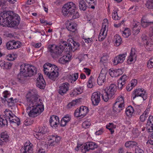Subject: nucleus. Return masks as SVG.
Here are the masks:
<instances>
[{
  "instance_id": "nucleus-59",
  "label": "nucleus",
  "mask_w": 153,
  "mask_h": 153,
  "mask_svg": "<svg viewBox=\"0 0 153 153\" xmlns=\"http://www.w3.org/2000/svg\"><path fill=\"white\" fill-rule=\"evenodd\" d=\"M63 120L65 121L67 123L69 122L71 119V117L68 115H67L62 118Z\"/></svg>"
},
{
  "instance_id": "nucleus-46",
  "label": "nucleus",
  "mask_w": 153,
  "mask_h": 153,
  "mask_svg": "<svg viewBox=\"0 0 153 153\" xmlns=\"http://www.w3.org/2000/svg\"><path fill=\"white\" fill-rule=\"evenodd\" d=\"M72 16V19H75L79 17V13L76 10V9L74 10V11L70 15V16Z\"/></svg>"
},
{
  "instance_id": "nucleus-15",
  "label": "nucleus",
  "mask_w": 153,
  "mask_h": 153,
  "mask_svg": "<svg viewBox=\"0 0 153 153\" xmlns=\"http://www.w3.org/2000/svg\"><path fill=\"white\" fill-rule=\"evenodd\" d=\"M100 93L98 92H95L92 94L91 100L94 105H98L100 100Z\"/></svg>"
},
{
  "instance_id": "nucleus-60",
  "label": "nucleus",
  "mask_w": 153,
  "mask_h": 153,
  "mask_svg": "<svg viewBox=\"0 0 153 153\" xmlns=\"http://www.w3.org/2000/svg\"><path fill=\"white\" fill-rule=\"evenodd\" d=\"M102 25V27H103V26H104L105 28L107 27L108 28V20L106 19H105L103 20Z\"/></svg>"
},
{
  "instance_id": "nucleus-37",
  "label": "nucleus",
  "mask_w": 153,
  "mask_h": 153,
  "mask_svg": "<svg viewBox=\"0 0 153 153\" xmlns=\"http://www.w3.org/2000/svg\"><path fill=\"white\" fill-rule=\"evenodd\" d=\"M78 77V73H76L72 74L69 75L68 78L70 80L71 83L76 81Z\"/></svg>"
},
{
  "instance_id": "nucleus-31",
  "label": "nucleus",
  "mask_w": 153,
  "mask_h": 153,
  "mask_svg": "<svg viewBox=\"0 0 153 153\" xmlns=\"http://www.w3.org/2000/svg\"><path fill=\"white\" fill-rule=\"evenodd\" d=\"M71 40L72 41V42H71L72 44L68 43V47L69 46V48H70L71 47V50L74 51L79 47V45L78 42L74 41L73 39H71Z\"/></svg>"
},
{
  "instance_id": "nucleus-3",
  "label": "nucleus",
  "mask_w": 153,
  "mask_h": 153,
  "mask_svg": "<svg viewBox=\"0 0 153 153\" xmlns=\"http://www.w3.org/2000/svg\"><path fill=\"white\" fill-rule=\"evenodd\" d=\"M20 68V72L18 75L17 77L21 82L25 80L26 77L33 75L36 73L37 71L35 67L25 64L22 65Z\"/></svg>"
},
{
  "instance_id": "nucleus-14",
  "label": "nucleus",
  "mask_w": 153,
  "mask_h": 153,
  "mask_svg": "<svg viewBox=\"0 0 153 153\" xmlns=\"http://www.w3.org/2000/svg\"><path fill=\"white\" fill-rule=\"evenodd\" d=\"M33 145L30 142L25 143L20 150L21 153H33Z\"/></svg>"
},
{
  "instance_id": "nucleus-32",
  "label": "nucleus",
  "mask_w": 153,
  "mask_h": 153,
  "mask_svg": "<svg viewBox=\"0 0 153 153\" xmlns=\"http://www.w3.org/2000/svg\"><path fill=\"white\" fill-rule=\"evenodd\" d=\"M79 148L81 149V152L83 153H85L87 151H88L87 146H86V143L83 145L78 144L76 147L75 148V150L78 151Z\"/></svg>"
},
{
  "instance_id": "nucleus-22",
  "label": "nucleus",
  "mask_w": 153,
  "mask_h": 153,
  "mask_svg": "<svg viewBox=\"0 0 153 153\" xmlns=\"http://www.w3.org/2000/svg\"><path fill=\"white\" fill-rule=\"evenodd\" d=\"M53 65L48 63H46L43 66L44 72V74L47 76L51 72V71L53 70L52 69H53L52 65Z\"/></svg>"
},
{
  "instance_id": "nucleus-23",
  "label": "nucleus",
  "mask_w": 153,
  "mask_h": 153,
  "mask_svg": "<svg viewBox=\"0 0 153 153\" xmlns=\"http://www.w3.org/2000/svg\"><path fill=\"white\" fill-rule=\"evenodd\" d=\"M137 56L136 54L135 50L134 48H131L130 56L127 60L128 64H131L132 62H134L136 61Z\"/></svg>"
},
{
  "instance_id": "nucleus-6",
  "label": "nucleus",
  "mask_w": 153,
  "mask_h": 153,
  "mask_svg": "<svg viewBox=\"0 0 153 153\" xmlns=\"http://www.w3.org/2000/svg\"><path fill=\"white\" fill-rule=\"evenodd\" d=\"M133 99L134 100L136 97H140L142 100H146L147 98V94L143 88H138L134 90L132 93Z\"/></svg>"
},
{
  "instance_id": "nucleus-35",
  "label": "nucleus",
  "mask_w": 153,
  "mask_h": 153,
  "mask_svg": "<svg viewBox=\"0 0 153 153\" xmlns=\"http://www.w3.org/2000/svg\"><path fill=\"white\" fill-rule=\"evenodd\" d=\"M124 108V107L114 104L113 107V111L114 113L117 114L120 112Z\"/></svg>"
},
{
  "instance_id": "nucleus-1",
  "label": "nucleus",
  "mask_w": 153,
  "mask_h": 153,
  "mask_svg": "<svg viewBox=\"0 0 153 153\" xmlns=\"http://www.w3.org/2000/svg\"><path fill=\"white\" fill-rule=\"evenodd\" d=\"M27 112L30 117H34L39 115L44 110L42 100L39 99L35 90L28 92L26 96Z\"/></svg>"
},
{
  "instance_id": "nucleus-45",
  "label": "nucleus",
  "mask_w": 153,
  "mask_h": 153,
  "mask_svg": "<svg viewBox=\"0 0 153 153\" xmlns=\"http://www.w3.org/2000/svg\"><path fill=\"white\" fill-rule=\"evenodd\" d=\"M146 7L149 9H153V0H148L146 4Z\"/></svg>"
},
{
  "instance_id": "nucleus-33",
  "label": "nucleus",
  "mask_w": 153,
  "mask_h": 153,
  "mask_svg": "<svg viewBox=\"0 0 153 153\" xmlns=\"http://www.w3.org/2000/svg\"><path fill=\"white\" fill-rule=\"evenodd\" d=\"M124 100L122 96H119L117 98L114 104L124 107Z\"/></svg>"
},
{
  "instance_id": "nucleus-49",
  "label": "nucleus",
  "mask_w": 153,
  "mask_h": 153,
  "mask_svg": "<svg viewBox=\"0 0 153 153\" xmlns=\"http://www.w3.org/2000/svg\"><path fill=\"white\" fill-rule=\"evenodd\" d=\"M4 112L5 116L8 117V119L9 118V117L13 114V113L11 111L7 109H6Z\"/></svg>"
},
{
  "instance_id": "nucleus-25",
  "label": "nucleus",
  "mask_w": 153,
  "mask_h": 153,
  "mask_svg": "<svg viewBox=\"0 0 153 153\" xmlns=\"http://www.w3.org/2000/svg\"><path fill=\"white\" fill-rule=\"evenodd\" d=\"M71 56L69 54L64 55L59 60V62L62 64H65L70 60Z\"/></svg>"
},
{
  "instance_id": "nucleus-38",
  "label": "nucleus",
  "mask_w": 153,
  "mask_h": 153,
  "mask_svg": "<svg viewBox=\"0 0 153 153\" xmlns=\"http://www.w3.org/2000/svg\"><path fill=\"white\" fill-rule=\"evenodd\" d=\"M0 137V140L2 142H6L8 140L9 136L6 132L1 133Z\"/></svg>"
},
{
  "instance_id": "nucleus-39",
  "label": "nucleus",
  "mask_w": 153,
  "mask_h": 153,
  "mask_svg": "<svg viewBox=\"0 0 153 153\" xmlns=\"http://www.w3.org/2000/svg\"><path fill=\"white\" fill-rule=\"evenodd\" d=\"M7 119L5 117H0V127H3L7 125L8 122Z\"/></svg>"
},
{
  "instance_id": "nucleus-4",
  "label": "nucleus",
  "mask_w": 153,
  "mask_h": 153,
  "mask_svg": "<svg viewBox=\"0 0 153 153\" xmlns=\"http://www.w3.org/2000/svg\"><path fill=\"white\" fill-rule=\"evenodd\" d=\"M60 45H50L48 47V51L50 52L52 57L55 59L62 55L65 48L67 46L68 43L62 41Z\"/></svg>"
},
{
  "instance_id": "nucleus-16",
  "label": "nucleus",
  "mask_w": 153,
  "mask_h": 153,
  "mask_svg": "<svg viewBox=\"0 0 153 153\" xmlns=\"http://www.w3.org/2000/svg\"><path fill=\"white\" fill-rule=\"evenodd\" d=\"M49 122L52 128H56L59 123V117L57 116H52L50 119Z\"/></svg>"
},
{
  "instance_id": "nucleus-9",
  "label": "nucleus",
  "mask_w": 153,
  "mask_h": 153,
  "mask_svg": "<svg viewBox=\"0 0 153 153\" xmlns=\"http://www.w3.org/2000/svg\"><path fill=\"white\" fill-rule=\"evenodd\" d=\"M153 15L150 14L143 16L141 21V25L143 27H148L150 24H153Z\"/></svg>"
},
{
  "instance_id": "nucleus-8",
  "label": "nucleus",
  "mask_w": 153,
  "mask_h": 153,
  "mask_svg": "<svg viewBox=\"0 0 153 153\" xmlns=\"http://www.w3.org/2000/svg\"><path fill=\"white\" fill-rule=\"evenodd\" d=\"M88 111V108L82 106L79 108H77L74 112V116L76 117L82 118L85 116Z\"/></svg>"
},
{
  "instance_id": "nucleus-51",
  "label": "nucleus",
  "mask_w": 153,
  "mask_h": 153,
  "mask_svg": "<svg viewBox=\"0 0 153 153\" xmlns=\"http://www.w3.org/2000/svg\"><path fill=\"white\" fill-rule=\"evenodd\" d=\"M91 125V123L88 121H85L83 122L82 124V127L86 128H89Z\"/></svg>"
},
{
  "instance_id": "nucleus-50",
  "label": "nucleus",
  "mask_w": 153,
  "mask_h": 153,
  "mask_svg": "<svg viewBox=\"0 0 153 153\" xmlns=\"http://www.w3.org/2000/svg\"><path fill=\"white\" fill-rule=\"evenodd\" d=\"M105 94H103L102 96V99L105 102L108 101V99L111 98L112 97H110L108 94H106V91H105Z\"/></svg>"
},
{
  "instance_id": "nucleus-12",
  "label": "nucleus",
  "mask_w": 153,
  "mask_h": 153,
  "mask_svg": "<svg viewBox=\"0 0 153 153\" xmlns=\"http://www.w3.org/2000/svg\"><path fill=\"white\" fill-rule=\"evenodd\" d=\"M107 73V70L106 69H102L97 80V82L99 85H102L104 82Z\"/></svg>"
},
{
  "instance_id": "nucleus-56",
  "label": "nucleus",
  "mask_w": 153,
  "mask_h": 153,
  "mask_svg": "<svg viewBox=\"0 0 153 153\" xmlns=\"http://www.w3.org/2000/svg\"><path fill=\"white\" fill-rule=\"evenodd\" d=\"M147 125H152L153 124V117L152 116H150L149 117L148 120L147 121Z\"/></svg>"
},
{
  "instance_id": "nucleus-26",
  "label": "nucleus",
  "mask_w": 153,
  "mask_h": 153,
  "mask_svg": "<svg viewBox=\"0 0 153 153\" xmlns=\"http://www.w3.org/2000/svg\"><path fill=\"white\" fill-rule=\"evenodd\" d=\"M113 41L114 45L116 46H119L122 43L121 38L118 34H116L114 36Z\"/></svg>"
},
{
  "instance_id": "nucleus-47",
  "label": "nucleus",
  "mask_w": 153,
  "mask_h": 153,
  "mask_svg": "<svg viewBox=\"0 0 153 153\" xmlns=\"http://www.w3.org/2000/svg\"><path fill=\"white\" fill-rule=\"evenodd\" d=\"M108 30V28H105V26H103V27H102V28L100 30V34L102 35H104L106 36Z\"/></svg>"
},
{
  "instance_id": "nucleus-43",
  "label": "nucleus",
  "mask_w": 153,
  "mask_h": 153,
  "mask_svg": "<svg viewBox=\"0 0 153 153\" xmlns=\"http://www.w3.org/2000/svg\"><path fill=\"white\" fill-rule=\"evenodd\" d=\"M108 56L107 55H103L101 58L100 63L101 64L107 63L108 61Z\"/></svg>"
},
{
  "instance_id": "nucleus-64",
  "label": "nucleus",
  "mask_w": 153,
  "mask_h": 153,
  "mask_svg": "<svg viewBox=\"0 0 153 153\" xmlns=\"http://www.w3.org/2000/svg\"><path fill=\"white\" fill-rule=\"evenodd\" d=\"M135 153H143V150L137 147L135 149Z\"/></svg>"
},
{
  "instance_id": "nucleus-29",
  "label": "nucleus",
  "mask_w": 153,
  "mask_h": 153,
  "mask_svg": "<svg viewBox=\"0 0 153 153\" xmlns=\"http://www.w3.org/2000/svg\"><path fill=\"white\" fill-rule=\"evenodd\" d=\"M79 7L81 10H85L87 7V4L84 0H78Z\"/></svg>"
},
{
  "instance_id": "nucleus-57",
  "label": "nucleus",
  "mask_w": 153,
  "mask_h": 153,
  "mask_svg": "<svg viewBox=\"0 0 153 153\" xmlns=\"http://www.w3.org/2000/svg\"><path fill=\"white\" fill-rule=\"evenodd\" d=\"M149 30V36L152 39H153V25L150 27Z\"/></svg>"
},
{
  "instance_id": "nucleus-11",
  "label": "nucleus",
  "mask_w": 153,
  "mask_h": 153,
  "mask_svg": "<svg viewBox=\"0 0 153 153\" xmlns=\"http://www.w3.org/2000/svg\"><path fill=\"white\" fill-rule=\"evenodd\" d=\"M53 69L48 76V77L50 79L55 81L59 75V69L55 65H52Z\"/></svg>"
},
{
  "instance_id": "nucleus-36",
  "label": "nucleus",
  "mask_w": 153,
  "mask_h": 153,
  "mask_svg": "<svg viewBox=\"0 0 153 153\" xmlns=\"http://www.w3.org/2000/svg\"><path fill=\"white\" fill-rule=\"evenodd\" d=\"M86 146H87L88 151L90 150H94L97 147V145L96 144L92 142L87 143Z\"/></svg>"
},
{
  "instance_id": "nucleus-41",
  "label": "nucleus",
  "mask_w": 153,
  "mask_h": 153,
  "mask_svg": "<svg viewBox=\"0 0 153 153\" xmlns=\"http://www.w3.org/2000/svg\"><path fill=\"white\" fill-rule=\"evenodd\" d=\"M116 126L114 125L112 123H109L108 125H106V127L108 129L112 134L114 132V129L115 128Z\"/></svg>"
},
{
  "instance_id": "nucleus-5",
  "label": "nucleus",
  "mask_w": 153,
  "mask_h": 153,
  "mask_svg": "<svg viewBox=\"0 0 153 153\" xmlns=\"http://www.w3.org/2000/svg\"><path fill=\"white\" fill-rule=\"evenodd\" d=\"M76 8V5L73 2H70L64 5L62 8V12L65 16H70L71 13L74 12V10Z\"/></svg>"
},
{
  "instance_id": "nucleus-20",
  "label": "nucleus",
  "mask_w": 153,
  "mask_h": 153,
  "mask_svg": "<svg viewBox=\"0 0 153 153\" xmlns=\"http://www.w3.org/2000/svg\"><path fill=\"white\" fill-rule=\"evenodd\" d=\"M117 90V87L115 84H112L109 86L106 91V94H108L110 97H113Z\"/></svg>"
},
{
  "instance_id": "nucleus-63",
  "label": "nucleus",
  "mask_w": 153,
  "mask_h": 153,
  "mask_svg": "<svg viewBox=\"0 0 153 153\" xmlns=\"http://www.w3.org/2000/svg\"><path fill=\"white\" fill-rule=\"evenodd\" d=\"M147 128L149 130L150 132H152V131L153 130V124H152V125H150V124L149 125L146 124Z\"/></svg>"
},
{
  "instance_id": "nucleus-7",
  "label": "nucleus",
  "mask_w": 153,
  "mask_h": 153,
  "mask_svg": "<svg viewBox=\"0 0 153 153\" xmlns=\"http://www.w3.org/2000/svg\"><path fill=\"white\" fill-rule=\"evenodd\" d=\"M47 128L45 126L36 127L34 129L35 133H34L35 137L39 140L42 139V135L47 133L48 131Z\"/></svg>"
},
{
  "instance_id": "nucleus-54",
  "label": "nucleus",
  "mask_w": 153,
  "mask_h": 153,
  "mask_svg": "<svg viewBox=\"0 0 153 153\" xmlns=\"http://www.w3.org/2000/svg\"><path fill=\"white\" fill-rule=\"evenodd\" d=\"M3 95L4 98L7 99L10 97V93L8 91H5L3 92Z\"/></svg>"
},
{
  "instance_id": "nucleus-17",
  "label": "nucleus",
  "mask_w": 153,
  "mask_h": 153,
  "mask_svg": "<svg viewBox=\"0 0 153 153\" xmlns=\"http://www.w3.org/2000/svg\"><path fill=\"white\" fill-rule=\"evenodd\" d=\"M37 153H45L48 148V146L45 142L39 141L37 144Z\"/></svg>"
},
{
  "instance_id": "nucleus-2",
  "label": "nucleus",
  "mask_w": 153,
  "mask_h": 153,
  "mask_svg": "<svg viewBox=\"0 0 153 153\" xmlns=\"http://www.w3.org/2000/svg\"><path fill=\"white\" fill-rule=\"evenodd\" d=\"M9 11H3L0 14V25L3 26L14 27L19 23L20 18L17 14L12 16Z\"/></svg>"
},
{
  "instance_id": "nucleus-52",
  "label": "nucleus",
  "mask_w": 153,
  "mask_h": 153,
  "mask_svg": "<svg viewBox=\"0 0 153 153\" xmlns=\"http://www.w3.org/2000/svg\"><path fill=\"white\" fill-rule=\"evenodd\" d=\"M147 65L150 68L153 67V57L148 61Z\"/></svg>"
},
{
  "instance_id": "nucleus-13",
  "label": "nucleus",
  "mask_w": 153,
  "mask_h": 153,
  "mask_svg": "<svg viewBox=\"0 0 153 153\" xmlns=\"http://www.w3.org/2000/svg\"><path fill=\"white\" fill-rule=\"evenodd\" d=\"M128 79L127 76L125 75H123L120 78L118 81V88L119 89L121 90L125 87Z\"/></svg>"
},
{
  "instance_id": "nucleus-19",
  "label": "nucleus",
  "mask_w": 153,
  "mask_h": 153,
  "mask_svg": "<svg viewBox=\"0 0 153 153\" xmlns=\"http://www.w3.org/2000/svg\"><path fill=\"white\" fill-rule=\"evenodd\" d=\"M36 85L41 89H44L45 86V82L42 75L40 74L37 79Z\"/></svg>"
},
{
  "instance_id": "nucleus-18",
  "label": "nucleus",
  "mask_w": 153,
  "mask_h": 153,
  "mask_svg": "<svg viewBox=\"0 0 153 153\" xmlns=\"http://www.w3.org/2000/svg\"><path fill=\"white\" fill-rule=\"evenodd\" d=\"M69 84L64 83L59 86L58 89V93L61 95L65 94L69 90Z\"/></svg>"
},
{
  "instance_id": "nucleus-34",
  "label": "nucleus",
  "mask_w": 153,
  "mask_h": 153,
  "mask_svg": "<svg viewBox=\"0 0 153 153\" xmlns=\"http://www.w3.org/2000/svg\"><path fill=\"white\" fill-rule=\"evenodd\" d=\"M48 139L49 140H54L57 144L59 143L61 140L60 137L57 135L49 136Z\"/></svg>"
},
{
  "instance_id": "nucleus-42",
  "label": "nucleus",
  "mask_w": 153,
  "mask_h": 153,
  "mask_svg": "<svg viewBox=\"0 0 153 153\" xmlns=\"http://www.w3.org/2000/svg\"><path fill=\"white\" fill-rule=\"evenodd\" d=\"M133 112V108L131 106H129L127 108L126 113L127 116H129L132 114Z\"/></svg>"
},
{
  "instance_id": "nucleus-61",
  "label": "nucleus",
  "mask_w": 153,
  "mask_h": 153,
  "mask_svg": "<svg viewBox=\"0 0 153 153\" xmlns=\"http://www.w3.org/2000/svg\"><path fill=\"white\" fill-rule=\"evenodd\" d=\"M106 37V36H105V35H102L99 34L98 36L99 41H102L105 39Z\"/></svg>"
},
{
  "instance_id": "nucleus-28",
  "label": "nucleus",
  "mask_w": 153,
  "mask_h": 153,
  "mask_svg": "<svg viewBox=\"0 0 153 153\" xmlns=\"http://www.w3.org/2000/svg\"><path fill=\"white\" fill-rule=\"evenodd\" d=\"M5 100L7 102L8 106L9 107L13 106L15 103L18 101L17 99L14 98L13 97L7 98Z\"/></svg>"
},
{
  "instance_id": "nucleus-53",
  "label": "nucleus",
  "mask_w": 153,
  "mask_h": 153,
  "mask_svg": "<svg viewBox=\"0 0 153 153\" xmlns=\"http://www.w3.org/2000/svg\"><path fill=\"white\" fill-rule=\"evenodd\" d=\"M109 74L112 77H116L118 76V74H117L116 70L111 71L109 72Z\"/></svg>"
},
{
  "instance_id": "nucleus-62",
  "label": "nucleus",
  "mask_w": 153,
  "mask_h": 153,
  "mask_svg": "<svg viewBox=\"0 0 153 153\" xmlns=\"http://www.w3.org/2000/svg\"><path fill=\"white\" fill-rule=\"evenodd\" d=\"M48 145L49 146H52L56 145L57 144L54 140H49Z\"/></svg>"
},
{
  "instance_id": "nucleus-40",
  "label": "nucleus",
  "mask_w": 153,
  "mask_h": 153,
  "mask_svg": "<svg viewBox=\"0 0 153 153\" xmlns=\"http://www.w3.org/2000/svg\"><path fill=\"white\" fill-rule=\"evenodd\" d=\"M145 46L146 49L149 51L153 50V42H146Z\"/></svg>"
},
{
  "instance_id": "nucleus-24",
  "label": "nucleus",
  "mask_w": 153,
  "mask_h": 153,
  "mask_svg": "<svg viewBox=\"0 0 153 153\" xmlns=\"http://www.w3.org/2000/svg\"><path fill=\"white\" fill-rule=\"evenodd\" d=\"M12 66V64L10 62H5L3 60L0 61V66L4 69H10Z\"/></svg>"
},
{
  "instance_id": "nucleus-21",
  "label": "nucleus",
  "mask_w": 153,
  "mask_h": 153,
  "mask_svg": "<svg viewBox=\"0 0 153 153\" xmlns=\"http://www.w3.org/2000/svg\"><path fill=\"white\" fill-rule=\"evenodd\" d=\"M126 56V53L123 54H120L115 57L113 61L114 64L116 65L119 63L123 62L125 59Z\"/></svg>"
},
{
  "instance_id": "nucleus-58",
  "label": "nucleus",
  "mask_w": 153,
  "mask_h": 153,
  "mask_svg": "<svg viewBox=\"0 0 153 153\" xmlns=\"http://www.w3.org/2000/svg\"><path fill=\"white\" fill-rule=\"evenodd\" d=\"M32 123L31 120L29 119H26L24 122V124L26 126H28L31 125Z\"/></svg>"
},
{
  "instance_id": "nucleus-44",
  "label": "nucleus",
  "mask_w": 153,
  "mask_h": 153,
  "mask_svg": "<svg viewBox=\"0 0 153 153\" xmlns=\"http://www.w3.org/2000/svg\"><path fill=\"white\" fill-rule=\"evenodd\" d=\"M131 33L128 28H127L123 31L122 35L125 37H128L131 34Z\"/></svg>"
},
{
  "instance_id": "nucleus-27",
  "label": "nucleus",
  "mask_w": 153,
  "mask_h": 153,
  "mask_svg": "<svg viewBox=\"0 0 153 153\" xmlns=\"http://www.w3.org/2000/svg\"><path fill=\"white\" fill-rule=\"evenodd\" d=\"M9 119L10 123H15L19 126L20 124V119L16 117L13 114L10 117Z\"/></svg>"
},
{
  "instance_id": "nucleus-10",
  "label": "nucleus",
  "mask_w": 153,
  "mask_h": 153,
  "mask_svg": "<svg viewBox=\"0 0 153 153\" xmlns=\"http://www.w3.org/2000/svg\"><path fill=\"white\" fill-rule=\"evenodd\" d=\"M21 43L19 41H15L13 40L7 42L6 44L7 48L8 50L16 49L21 47Z\"/></svg>"
},
{
  "instance_id": "nucleus-48",
  "label": "nucleus",
  "mask_w": 153,
  "mask_h": 153,
  "mask_svg": "<svg viewBox=\"0 0 153 153\" xmlns=\"http://www.w3.org/2000/svg\"><path fill=\"white\" fill-rule=\"evenodd\" d=\"M114 12L112 13V17L115 20H117L120 19V17L117 15V10H114Z\"/></svg>"
},
{
  "instance_id": "nucleus-55",
  "label": "nucleus",
  "mask_w": 153,
  "mask_h": 153,
  "mask_svg": "<svg viewBox=\"0 0 153 153\" xmlns=\"http://www.w3.org/2000/svg\"><path fill=\"white\" fill-rule=\"evenodd\" d=\"M92 76H91L90 78L89 79L88 81V83L87 84V86L89 88H91L92 87L93 85L92 83Z\"/></svg>"
},
{
  "instance_id": "nucleus-30",
  "label": "nucleus",
  "mask_w": 153,
  "mask_h": 153,
  "mask_svg": "<svg viewBox=\"0 0 153 153\" xmlns=\"http://www.w3.org/2000/svg\"><path fill=\"white\" fill-rule=\"evenodd\" d=\"M67 28L69 31L72 33H76V25L74 23H68L67 26Z\"/></svg>"
}]
</instances>
